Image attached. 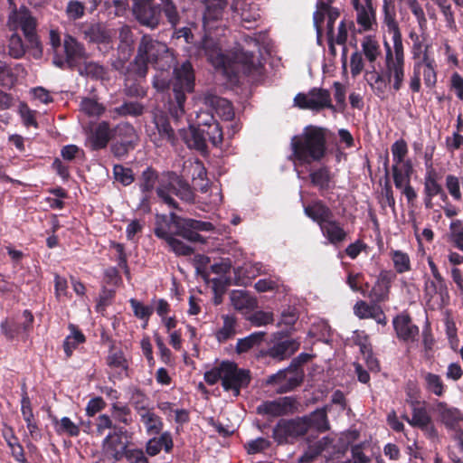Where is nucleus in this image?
Listing matches in <instances>:
<instances>
[{"label": "nucleus", "instance_id": "nucleus-37", "mask_svg": "<svg viewBox=\"0 0 463 463\" xmlns=\"http://www.w3.org/2000/svg\"><path fill=\"white\" fill-rule=\"evenodd\" d=\"M440 406V419L447 429L454 432L463 426V413L457 408Z\"/></svg>", "mask_w": 463, "mask_h": 463}, {"label": "nucleus", "instance_id": "nucleus-58", "mask_svg": "<svg viewBox=\"0 0 463 463\" xmlns=\"http://www.w3.org/2000/svg\"><path fill=\"white\" fill-rule=\"evenodd\" d=\"M8 48L10 56L14 59L22 58L26 52V46L24 45L21 35L16 33L10 36Z\"/></svg>", "mask_w": 463, "mask_h": 463}, {"label": "nucleus", "instance_id": "nucleus-8", "mask_svg": "<svg viewBox=\"0 0 463 463\" xmlns=\"http://www.w3.org/2000/svg\"><path fill=\"white\" fill-rule=\"evenodd\" d=\"M138 139L133 125L121 122L112 128L110 151L115 157H124L136 147Z\"/></svg>", "mask_w": 463, "mask_h": 463}, {"label": "nucleus", "instance_id": "nucleus-21", "mask_svg": "<svg viewBox=\"0 0 463 463\" xmlns=\"http://www.w3.org/2000/svg\"><path fill=\"white\" fill-rule=\"evenodd\" d=\"M392 326L399 340L405 343L418 341L420 329L412 322L408 313L402 312L395 316L392 319Z\"/></svg>", "mask_w": 463, "mask_h": 463}, {"label": "nucleus", "instance_id": "nucleus-30", "mask_svg": "<svg viewBox=\"0 0 463 463\" xmlns=\"http://www.w3.org/2000/svg\"><path fill=\"white\" fill-rule=\"evenodd\" d=\"M204 104L223 120L228 121L234 118L233 106L227 99L207 94L204 97Z\"/></svg>", "mask_w": 463, "mask_h": 463}, {"label": "nucleus", "instance_id": "nucleus-24", "mask_svg": "<svg viewBox=\"0 0 463 463\" xmlns=\"http://www.w3.org/2000/svg\"><path fill=\"white\" fill-rule=\"evenodd\" d=\"M126 448L118 435L109 433L102 441L101 460L109 463L120 460L127 451Z\"/></svg>", "mask_w": 463, "mask_h": 463}, {"label": "nucleus", "instance_id": "nucleus-45", "mask_svg": "<svg viewBox=\"0 0 463 463\" xmlns=\"http://www.w3.org/2000/svg\"><path fill=\"white\" fill-rule=\"evenodd\" d=\"M70 328L71 329V335L66 336L63 341V350L67 358L72 355L73 351L80 344H83L86 341L83 333L74 325H70Z\"/></svg>", "mask_w": 463, "mask_h": 463}, {"label": "nucleus", "instance_id": "nucleus-16", "mask_svg": "<svg viewBox=\"0 0 463 463\" xmlns=\"http://www.w3.org/2000/svg\"><path fill=\"white\" fill-rule=\"evenodd\" d=\"M162 12L160 5H156L152 0H134L133 14L143 26L156 28L160 24Z\"/></svg>", "mask_w": 463, "mask_h": 463}, {"label": "nucleus", "instance_id": "nucleus-50", "mask_svg": "<svg viewBox=\"0 0 463 463\" xmlns=\"http://www.w3.org/2000/svg\"><path fill=\"white\" fill-rule=\"evenodd\" d=\"M111 417L118 422L128 426L132 423V412L130 408L120 402H114L110 408Z\"/></svg>", "mask_w": 463, "mask_h": 463}, {"label": "nucleus", "instance_id": "nucleus-7", "mask_svg": "<svg viewBox=\"0 0 463 463\" xmlns=\"http://www.w3.org/2000/svg\"><path fill=\"white\" fill-rule=\"evenodd\" d=\"M9 24L14 29L20 28L28 43L27 47L33 51V56L39 59L43 56V45L36 33L37 21L32 15L31 11L22 6L16 7L9 15Z\"/></svg>", "mask_w": 463, "mask_h": 463}, {"label": "nucleus", "instance_id": "nucleus-28", "mask_svg": "<svg viewBox=\"0 0 463 463\" xmlns=\"http://www.w3.org/2000/svg\"><path fill=\"white\" fill-rule=\"evenodd\" d=\"M304 213L317 223L319 228L331 217H334L331 208L319 199L313 200L308 204L304 205Z\"/></svg>", "mask_w": 463, "mask_h": 463}, {"label": "nucleus", "instance_id": "nucleus-5", "mask_svg": "<svg viewBox=\"0 0 463 463\" xmlns=\"http://www.w3.org/2000/svg\"><path fill=\"white\" fill-rule=\"evenodd\" d=\"M194 71L189 61L174 69L173 97L169 99V113L176 120L184 114L186 93L194 91Z\"/></svg>", "mask_w": 463, "mask_h": 463}, {"label": "nucleus", "instance_id": "nucleus-38", "mask_svg": "<svg viewBox=\"0 0 463 463\" xmlns=\"http://www.w3.org/2000/svg\"><path fill=\"white\" fill-rule=\"evenodd\" d=\"M119 43L118 45V53H122L123 59H129L134 52V34L128 25H123L118 32Z\"/></svg>", "mask_w": 463, "mask_h": 463}, {"label": "nucleus", "instance_id": "nucleus-11", "mask_svg": "<svg viewBox=\"0 0 463 463\" xmlns=\"http://www.w3.org/2000/svg\"><path fill=\"white\" fill-rule=\"evenodd\" d=\"M335 1V0H317V10L313 14V22L318 43H320L323 34V24L326 17L327 18L326 35H335V23L340 16L338 8L331 6Z\"/></svg>", "mask_w": 463, "mask_h": 463}, {"label": "nucleus", "instance_id": "nucleus-1", "mask_svg": "<svg viewBox=\"0 0 463 463\" xmlns=\"http://www.w3.org/2000/svg\"><path fill=\"white\" fill-rule=\"evenodd\" d=\"M165 179L160 180L159 172L152 166L146 167L137 178L140 192H156L158 200L168 208L182 211L174 195L180 200L193 203L195 199L194 188L182 176L173 171L165 174Z\"/></svg>", "mask_w": 463, "mask_h": 463}, {"label": "nucleus", "instance_id": "nucleus-41", "mask_svg": "<svg viewBox=\"0 0 463 463\" xmlns=\"http://www.w3.org/2000/svg\"><path fill=\"white\" fill-rule=\"evenodd\" d=\"M231 301L233 307L242 313L252 311L257 307V301L243 290L232 291Z\"/></svg>", "mask_w": 463, "mask_h": 463}, {"label": "nucleus", "instance_id": "nucleus-52", "mask_svg": "<svg viewBox=\"0 0 463 463\" xmlns=\"http://www.w3.org/2000/svg\"><path fill=\"white\" fill-rule=\"evenodd\" d=\"M2 334L8 339L14 340L23 330V324H19L14 318H5L0 324Z\"/></svg>", "mask_w": 463, "mask_h": 463}, {"label": "nucleus", "instance_id": "nucleus-3", "mask_svg": "<svg viewBox=\"0 0 463 463\" xmlns=\"http://www.w3.org/2000/svg\"><path fill=\"white\" fill-rule=\"evenodd\" d=\"M327 133L328 130L322 127L312 125L306 127L300 135L291 138V158L301 165L320 162L326 155Z\"/></svg>", "mask_w": 463, "mask_h": 463}, {"label": "nucleus", "instance_id": "nucleus-62", "mask_svg": "<svg viewBox=\"0 0 463 463\" xmlns=\"http://www.w3.org/2000/svg\"><path fill=\"white\" fill-rule=\"evenodd\" d=\"M460 184L462 185V180L454 175H447L445 179L446 188L450 194V196L455 201L462 200V194L460 191Z\"/></svg>", "mask_w": 463, "mask_h": 463}, {"label": "nucleus", "instance_id": "nucleus-61", "mask_svg": "<svg viewBox=\"0 0 463 463\" xmlns=\"http://www.w3.org/2000/svg\"><path fill=\"white\" fill-rule=\"evenodd\" d=\"M377 304H368L364 300L358 301L354 306V314L361 319L375 317Z\"/></svg>", "mask_w": 463, "mask_h": 463}, {"label": "nucleus", "instance_id": "nucleus-54", "mask_svg": "<svg viewBox=\"0 0 463 463\" xmlns=\"http://www.w3.org/2000/svg\"><path fill=\"white\" fill-rule=\"evenodd\" d=\"M80 110L89 117H99L105 112V107L92 98H84L80 101Z\"/></svg>", "mask_w": 463, "mask_h": 463}, {"label": "nucleus", "instance_id": "nucleus-44", "mask_svg": "<svg viewBox=\"0 0 463 463\" xmlns=\"http://www.w3.org/2000/svg\"><path fill=\"white\" fill-rule=\"evenodd\" d=\"M424 381V387L427 392L441 397L444 395L447 390V386L444 384L443 380L439 374L433 373H424L422 374Z\"/></svg>", "mask_w": 463, "mask_h": 463}, {"label": "nucleus", "instance_id": "nucleus-57", "mask_svg": "<svg viewBox=\"0 0 463 463\" xmlns=\"http://www.w3.org/2000/svg\"><path fill=\"white\" fill-rule=\"evenodd\" d=\"M248 320L254 326H263L274 322V314L269 311L258 310L246 317Z\"/></svg>", "mask_w": 463, "mask_h": 463}, {"label": "nucleus", "instance_id": "nucleus-51", "mask_svg": "<svg viewBox=\"0 0 463 463\" xmlns=\"http://www.w3.org/2000/svg\"><path fill=\"white\" fill-rule=\"evenodd\" d=\"M155 2L154 0H152ZM160 8L163 10L167 22L172 27H175L180 22V15L177 10V6L174 0H158Z\"/></svg>", "mask_w": 463, "mask_h": 463}, {"label": "nucleus", "instance_id": "nucleus-13", "mask_svg": "<svg viewBox=\"0 0 463 463\" xmlns=\"http://www.w3.org/2000/svg\"><path fill=\"white\" fill-rule=\"evenodd\" d=\"M294 103L299 109L317 112L325 109L335 110L329 90L321 88H313L307 94L298 93L294 98Z\"/></svg>", "mask_w": 463, "mask_h": 463}, {"label": "nucleus", "instance_id": "nucleus-35", "mask_svg": "<svg viewBox=\"0 0 463 463\" xmlns=\"http://www.w3.org/2000/svg\"><path fill=\"white\" fill-rule=\"evenodd\" d=\"M173 216H178L175 213H170L169 218L163 216L162 221H157L154 229L155 235L165 242L169 241L172 238L175 237V229L177 221Z\"/></svg>", "mask_w": 463, "mask_h": 463}, {"label": "nucleus", "instance_id": "nucleus-10", "mask_svg": "<svg viewBox=\"0 0 463 463\" xmlns=\"http://www.w3.org/2000/svg\"><path fill=\"white\" fill-rule=\"evenodd\" d=\"M223 379L222 386L224 391H232L234 397L241 394L242 388H247L251 381L250 371L239 368L238 364L232 361H222Z\"/></svg>", "mask_w": 463, "mask_h": 463}, {"label": "nucleus", "instance_id": "nucleus-31", "mask_svg": "<svg viewBox=\"0 0 463 463\" xmlns=\"http://www.w3.org/2000/svg\"><path fill=\"white\" fill-rule=\"evenodd\" d=\"M330 409L329 405H326L322 408H318L306 415L301 417V420L306 423V431L309 429H314L319 432H326L329 430V421L327 418V411Z\"/></svg>", "mask_w": 463, "mask_h": 463}, {"label": "nucleus", "instance_id": "nucleus-2", "mask_svg": "<svg viewBox=\"0 0 463 463\" xmlns=\"http://www.w3.org/2000/svg\"><path fill=\"white\" fill-rule=\"evenodd\" d=\"M205 32L199 44V51L213 67L222 69L230 81H238L241 75L249 76L259 71L260 63L255 61L253 52L239 51L232 55L224 54L219 43L210 36L211 32Z\"/></svg>", "mask_w": 463, "mask_h": 463}, {"label": "nucleus", "instance_id": "nucleus-56", "mask_svg": "<svg viewBox=\"0 0 463 463\" xmlns=\"http://www.w3.org/2000/svg\"><path fill=\"white\" fill-rule=\"evenodd\" d=\"M202 131L205 133L207 140L211 142L213 146L218 147L222 144L223 133L218 121L206 128H202Z\"/></svg>", "mask_w": 463, "mask_h": 463}, {"label": "nucleus", "instance_id": "nucleus-27", "mask_svg": "<svg viewBox=\"0 0 463 463\" xmlns=\"http://www.w3.org/2000/svg\"><path fill=\"white\" fill-rule=\"evenodd\" d=\"M320 231L327 241L336 247L345 241L348 237V232L345 230L343 223L334 217L325 222L320 227Z\"/></svg>", "mask_w": 463, "mask_h": 463}, {"label": "nucleus", "instance_id": "nucleus-29", "mask_svg": "<svg viewBox=\"0 0 463 463\" xmlns=\"http://www.w3.org/2000/svg\"><path fill=\"white\" fill-rule=\"evenodd\" d=\"M227 0H208L203 14V28L211 32L217 26L214 23L222 20L224 9L227 7Z\"/></svg>", "mask_w": 463, "mask_h": 463}, {"label": "nucleus", "instance_id": "nucleus-18", "mask_svg": "<svg viewBox=\"0 0 463 463\" xmlns=\"http://www.w3.org/2000/svg\"><path fill=\"white\" fill-rule=\"evenodd\" d=\"M411 409V417L406 413L402 415V419L405 420L411 427L420 429L436 435V430L433 427L431 417L426 408L425 402L418 400L407 401Z\"/></svg>", "mask_w": 463, "mask_h": 463}, {"label": "nucleus", "instance_id": "nucleus-4", "mask_svg": "<svg viewBox=\"0 0 463 463\" xmlns=\"http://www.w3.org/2000/svg\"><path fill=\"white\" fill-rule=\"evenodd\" d=\"M405 61H384V69L377 71L373 65V70L366 72L367 81L374 93L381 99L386 98L388 86L392 82V89L394 92L399 91L405 78Z\"/></svg>", "mask_w": 463, "mask_h": 463}, {"label": "nucleus", "instance_id": "nucleus-53", "mask_svg": "<svg viewBox=\"0 0 463 463\" xmlns=\"http://www.w3.org/2000/svg\"><path fill=\"white\" fill-rule=\"evenodd\" d=\"M449 238L452 245L463 252V222L452 221L449 224Z\"/></svg>", "mask_w": 463, "mask_h": 463}, {"label": "nucleus", "instance_id": "nucleus-46", "mask_svg": "<svg viewBox=\"0 0 463 463\" xmlns=\"http://www.w3.org/2000/svg\"><path fill=\"white\" fill-rule=\"evenodd\" d=\"M52 421L55 425V431L59 435L66 434L69 437H78L80 433V427L69 417H62L60 420L54 417Z\"/></svg>", "mask_w": 463, "mask_h": 463}, {"label": "nucleus", "instance_id": "nucleus-43", "mask_svg": "<svg viewBox=\"0 0 463 463\" xmlns=\"http://www.w3.org/2000/svg\"><path fill=\"white\" fill-rule=\"evenodd\" d=\"M223 325L215 333V338L219 343H225L236 334L237 319L234 316L223 315Z\"/></svg>", "mask_w": 463, "mask_h": 463}, {"label": "nucleus", "instance_id": "nucleus-32", "mask_svg": "<svg viewBox=\"0 0 463 463\" xmlns=\"http://www.w3.org/2000/svg\"><path fill=\"white\" fill-rule=\"evenodd\" d=\"M299 346L300 343L298 341L286 339L270 346L267 350L266 355L277 361H283L294 354L299 349Z\"/></svg>", "mask_w": 463, "mask_h": 463}, {"label": "nucleus", "instance_id": "nucleus-14", "mask_svg": "<svg viewBox=\"0 0 463 463\" xmlns=\"http://www.w3.org/2000/svg\"><path fill=\"white\" fill-rule=\"evenodd\" d=\"M306 433V423L300 418L280 419L273 429L272 438L279 445H282L292 443Z\"/></svg>", "mask_w": 463, "mask_h": 463}, {"label": "nucleus", "instance_id": "nucleus-64", "mask_svg": "<svg viewBox=\"0 0 463 463\" xmlns=\"http://www.w3.org/2000/svg\"><path fill=\"white\" fill-rule=\"evenodd\" d=\"M348 31H356L354 22L353 20L343 19L338 25L337 34L335 35L336 44L345 45Z\"/></svg>", "mask_w": 463, "mask_h": 463}, {"label": "nucleus", "instance_id": "nucleus-39", "mask_svg": "<svg viewBox=\"0 0 463 463\" xmlns=\"http://www.w3.org/2000/svg\"><path fill=\"white\" fill-rule=\"evenodd\" d=\"M383 25L386 28L388 33L401 31L399 23L396 19V8L393 0H383Z\"/></svg>", "mask_w": 463, "mask_h": 463}, {"label": "nucleus", "instance_id": "nucleus-34", "mask_svg": "<svg viewBox=\"0 0 463 463\" xmlns=\"http://www.w3.org/2000/svg\"><path fill=\"white\" fill-rule=\"evenodd\" d=\"M309 179L311 184L317 187L320 192L328 191L335 186L334 175L327 165H322L311 171Z\"/></svg>", "mask_w": 463, "mask_h": 463}, {"label": "nucleus", "instance_id": "nucleus-12", "mask_svg": "<svg viewBox=\"0 0 463 463\" xmlns=\"http://www.w3.org/2000/svg\"><path fill=\"white\" fill-rule=\"evenodd\" d=\"M175 222V237L179 236L190 242L205 241L204 238L199 233L200 232H211L214 230V226L210 222L195 220L192 218H183L181 216H173Z\"/></svg>", "mask_w": 463, "mask_h": 463}, {"label": "nucleus", "instance_id": "nucleus-55", "mask_svg": "<svg viewBox=\"0 0 463 463\" xmlns=\"http://www.w3.org/2000/svg\"><path fill=\"white\" fill-rule=\"evenodd\" d=\"M113 175L115 180L124 186H128L135 181L133 170L123 165H115L113 166Z\"/></svg>", "mask_w": 463, "mask_h": 463}, {"label": "nucleus", "instance_id": "nucleus-47", "mask_svg": "<svg viewBox=\"0 0 463 463\" xmlns=\"http://www.w3.org/2000/svg\"><path fill=\"white\" fill-rule=\"evenodd\" d=\"M265 335V332H254L246 337L238 339L236 352L238 354L247 353L254 346L259 345L264 340Z\"/></svg>", "mask_w": 463, "mask_h": 463}, {"label": "nucleus", "instance_id": "nucleus-23", "mask_svg": "<svg viewBox=\"0 0 463 463\" xmlns=\"http://www.w3.org/2000/svg\"><path fill=\"white\" fill-rule=\"evenodd\" d=\"M395 274L392 270H382L371 288L368 298L372 303L379 304L389 300L392 283L395 279Z\"/></svg>", "mask_w": 463, "mask_h": 463}, {"label": "nucleus", "instance_id": "nucleus-48", "mask_svg": "<svg viewBox=\"0 0 463 463\" xmlns=\"http://www.w3.org/2000/svg\"><path fill=\"white\" fill-rule=\"evenodd\" d=\"M395 271L398 274L408 272L411 269V259L408 253L400 250H392L390 252Z\"/></svg>", "mask_w": 463, "mask_h": 463}, {"label": "nucleus", "instance_id": "nucleus-60", "mask_svg": "<svg viewBox=\"0 0 463 463\" xmlns=\"http://www.w3.org/2000/svg\"><path fill=\"white\" fill-rule=\"evenodd\" d=\"M85 5L79 0H70L65 8V14L69 20L76 21L85 14Z\"/></svg>", "mask_w": 463, "mask_h": 463}, {"label": "nucleus", "instance_id": "nucleus-40", "mask_svg": "<svg viewBox=\"0 0 463 463\" xmlns=\"http://www.w3.org/2000/svg\"><path fill=\"white\" fill-rule=\"evenodd\" d=\"M138 415L148 435H158L161 433L164 422L162 418L153 411V409H148Z\"/></svg>", "mask_w": 463, "mask_h": 463}, {"label": "nucleus", "instance_id": "nucleus-63", "mask_svg": "<svg viewBox=\"0 0 463 463\" xmlns=\"http://www.w3.org/2000/svg\"><path fill=\"white\" fill-rule=\"evenodd\" d=\"M129 304L132 307L134 315L137 317L144 319L146 321V324L144 326L145 327L147 325L149 317L153 314V307L144 305L142 302L137 300L136 298H131L129 300Z\"/></svg>", "mask_w": 463, "mask_h": 463}, {"label": "nucleus", "instance_id": "nucleus-33", "mask_svg": "<svg viewBox=\"0 0 463 463\" xmlns=\"http://www.w3.org/2000/svg\"><path fill=\"white\" fill-rule=\"evenodd\" d=\"M440 176L435 169L426 171L423 179V194L431 196H439L443 202L448 201V195L439 183Z\"/></svg>", "mask_w": 463, "mask_h": 463}, {"label": "nucleus", "instance_id": "nucleus-6", "mask_svg": "<svg viewBox=\"0 0 463 463\" xmlns=\"http://www.w3.org/2000/svg\"><path fill=\"white\" fill-rule=\"evenodd\" d=\"M168 51L167 46L149 35H144L137 48L135 59L128 63V71L134 72L139 78H146L148 64L156 63Z\"/></svg>", "mask_w": 463, "mask_h": 463}, {"label": "nucleus", "instance_id": "nucleus-9", "mask_svg": "<svg viewBox=\"0 0 463 463\" xmlns=\"http://www.w3.org/2000/svg\"><path fill=\"white\" fill-rule=\"evenodd\" d=\"M62 47L64 55L55 53L52 58L53 65L59 69L73 70L88 57L84 44L70 34L64 36Z\"/></svg>", "mask_w": 463, "mask_h": 463}, {"label": "nucleus", "instance_id": "nucleus-42", "mask_svg": "<svg viewBox=\"0 0 463 463\" xmlns=\"http://www.w3.org/2000/svg\"><path fill=\"white\" fill-rule=\"evenodd\" d=\"M145 112V106L138 101H125L120 106L113 109V118L117 117H139Z\"/></svg>", "mask_w": 463, "mask_h": 463}, {"label": "nucleus", "instance_id": "nucleus-15", "mask_svg": "<svg viewBox=\"0 0 463 463\" xmlns=\"http://www.w3.org/2000/svg\"><path fill=\"white\" fill-rule=\"evenodd\" d=\"M80 33L87 43L103 45L106 49L105 52L113 48L114 33L112 30L100 23L81 24Z\"/></svg>", "mask_w": 463, "mask_h": 463}, {"label": "nucleus", "instance_id": "nucleus-36", "mask_svg": "<svg viewBox=\"0 0 463 463\" xmlns=\"http://www.w3.org/2000/svg\"><path fill=\"white\" fill-rule=\"evenodd\" d=\"M414 65H420L419 72H422L423 80L428 88H433L437 82V73L435 70V61L430 57L427 52L423 53L422 59Z\"/></svg>", "mask_w": 463, "mask_h": 463}, {"label": "nucleus", "instance_id": "nucleus-26", "mask_svg": "<svg viewBox=\"0 0 463 463\" xmlns=\"http://www.w3.org/2000/svg\"><path fill=\"white\" fill-rule=\"evenodd\" d=\"M106 364L115 369L116 372L113 373V378L117 380H122L125 377H129V364L127 360L124 352L121 349L115 348L112 345L109 348V354L106 357Z\"/></svg>", "mask_w": 463, "mask_h": 463}, {"label": "nucleus", "instance_id": "nucleus-17", "mask_svg": "<svg viewBox=\"0 0 463 463\" xmlns=\"http://www.w3.org/2000/svg\"><path fill=\"white\" fill-rule=\"evenodd\" d=\"M359 26L357 33L373 31L377 26L376 6L373 0H351Z\"/></svg>", "mask_w": 463, "mask_h": 463}, {"label": "nucleus", "instance_id": "nucleus-20", "mask_svg": "<svg viewBox=\"0 0 463 463\" xmlns=\"http://www.w3.org/2000/svg\"><path fill=\"white\" fill-rule=\"evenodd\" d=\"M297 410L295 398L286 396L274 401H266L257 407L259 414L280 417L292 414Z\"/></svg>", "mask_w": 463, "mask_h": 463}, {"label": "nucleus", "instance_id": "nucleus-22", "mask_svg": "<svg viewBox=\"0 0 463 463\" xmlns=\"http://www.w3.org/2000/svg\"><path fill=\"white\" fill-rule=\"evenodd\" d=\"M428 264L434 279H426L424 285L425 295L433 298L435 295H439L442 303L446 299H449V289L445 279L440 274L437 265L433 261L432 258H428Z\"/></svg>", "mask_w": 463, "mask_h": 463}, {"label": "nucleus", "instance_id": "nucleus-25", "mask_svg": "<svg viewBox=\"0 0 463 463\" xmlns=\"http://www.w3.org/2000/svg\"><path fill=\"white\" fill-rule=\"evenodd\" d=\"M112 128L108 121H100L91 130L88 137V146L92 151H99L107 147L111 141Z\"/></svg>", "mask_w": 463, "mask_h": 463}, {"label": "nucleus", "instance_id": "nucleus-19", "mask_svg": "<svg viewBox=\"0 0 463 463\" xmlns=\"http://www.w3.org/2000/svg\"><path fill=\"white\" fill-rule=\"evenodd\" d=\"M153 123L155 124L156 132L149 134L151 142L156 146H162L165 143L174 145L176 137L167 115L162 111L155 113Z\"/></svg>", "mask_w": 463, "mask_h": 463}, {"label": "nucleus", "instance_id": "nucleus-59", "mask_svg": "<svg viewBox=\"0 0 463 463\" xmlns=\"http://www.w3.org/2000/svg\"><path fill=\"white\" fill-rule=\"evenodd\" d=\"M147 396L139 388H134L131 391L130 402L133 405L137 414L143 413V411L148 410L146 405Z\"/></svg>", "mask_w": 463, "mask_h": 463}, {"label": "nucleus", "instance_id": "nucleus-49", "mask_svg": "<svg viewBox=\"0 0 463 463\" xmlns=\"http://www.w3.org/2000/svg\"><path fill=\"white\" fill-rule=\"evenodd\" d=\"M362 51L366 60L371 63H373L381 54V49L377 40L371 35L364 38L362 42Z\"/></svg>", "mask_w": 463, "mask_h": 463}]
</instances>
